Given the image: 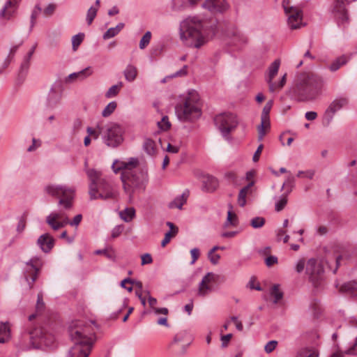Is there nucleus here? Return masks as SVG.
I'll list each match as a JSON object with an SVG mask.
<instances>
[{"label": "nucleus", "mask_w": 357, "mask_h": 357, "mask_svg": "<svg viewBox=\"0 0 357 357\" xmlns=\"http://www.w3.org/2000/svg\"><path fill=\"white\" fill-rule=\"evenodd\" d=\"M323 81L312 73H301L295 77L291 92L299 102L314 101L321 94Z\"/></svg>", "instance_id": "obj_1"}, {"label": "nucleus", "mask_w": 357, "mask_h": 357, "mask_svg": "<svg viewBox=\"0 0 357 357\" xmlns=\"http://www.w3.org/2000/svg\"><path fill=\"white\" fill-rule=\"evenodd\" d=\"M94 333L89 324H78L70 330V336L74 345L67 357H88L92 346Z\"/></svg>", "instance_id": "obj_2"}, {"label": "nucleus", "mask_w": 357, "mask_h": 357, "mask_svg": "<svg viewBox=\"0 0 357 357\" xmlns=\"http://www.w3.org/2000/svg\"><path fill=\"white\" fill-rule=\"evenodd\" d=\"M202 22L197 17H188L180 24V38L188 47H200L204 43Z\"/></svg>", "instance_id": "obj_3"}, {"label": "nucleus", "mask_w": 357, "mask_h": 357, "mask_svg": "<svg viewBox=\"0 0 357 357\" xmlns=\"http://www.w3.org/2000/svg\"><path fill=\"white\" fill-rule=\"evenodd\" d=\"M177 118L181 121H192L199 119L202 114L199 95L196 91H191L175 107Z\"/></svg>", "instance_id": "obj_4"}, {"label": "nucleus", "mask_w": 357, "mask_h": 357, "mask_svg": "<svg viewBox=\"0 0 357 357\" xmlns=\"http://www.w3.org/2000/svg\"><path fill=\"white\" fill-rule=\"evenodd\" d=\"M24 339L29 340V345H23L24 349H39L43 346L53 347L54 336L43 327H36L22 335Z\"/></svg>", "instance_id": "obj_5"}, {"label": "nucleus", "mask_w": 357, "mask_h": 357, "mask_svg": "<svg viewBox=\"0 0 357 357\" xmlns=\"http://www.w3.org/2000/svg\"><path fill=\"white\" fill-rule=\"evenodd\" d=\"M138 160L132 158L128 162L116 161L112 165L114 172H121V178H144L148 176L146 169L137 166Z\"/></svg>", "instance_id": "obj_6"}, {"label": "nucleus", "mask_w": 357, "mask_h": 357, "mask_svg": "<svg viewBox=\"0 0 357 357\" xmlns=\"http://www.w3.org/2000/svg\"><path fill=\"white\" fill-rule=\"evenodd\" d=\"M103 143L108 147L116 148L123 142L124 130L116 123H110L100 128Z\"/></svg>", "instance_id": "obj_7"}, {"label": "nucleus", "mask_w": 357, "mask_h": 357, "mask_svg": "<svg viewBox=\"0 0 357 357\" xmlns=\"http://www.w3.org/2000/svg\"><path fill=\"white\" fill-rule=\"evenodd\" d=\"M45 192L55 197L59 198V205L64 209H70L73 206V200L75 196V190L65 185H48L45 188Z\"/></svg>", "instance_id": "obj_8"}, {"label": "nucleus", "mask_w": 357, "mask_h": 357, "mask_svg": "<svg viewBox=\"0 0 357 357\" xmlns=\"http://www.w3.org/2000/svg\"><path fill=\"white\" fill-rule=\"evenodd\" d=\"M89 195L91 200H105L114 197V192L106 180H91L89 185Z\"/></svg>", "instance_id": "obj_9"}, {"label": "nucleus", "mask_w": 357, "mask_h": 357, "mask_svg": "<svg viewBox=\"0 0 357 357\" xmlns=\"http://www.w3.org/2000/svg\"><path fill=\"white\" fill-rule=\"evenodd\" d=\"M324 268L315 259H310L306 264L305 273L314 287H319L324 278Z\"/></svg>", "instance_id": "obj_10"}, {"label": "nucleus", "mask_w": 357, "mask_h": 357, "mask_svg": "<svg viewBox=\"0 0 357 357\" xmlns=\"http://www.w3.org/2000/svg\"><path fill=\"white\" fill-rule=\"evenodd\" d=\"M214 122L224 137H227L238 124L236 116L231 113L217 115Z\"/></svg>", "instance_id": "obj_11"}, {"label": "nucleus", "mask_w": 357, "mask_h": 357, "mask_svg": "<svg viewBox=\"0 0 357 357\" xmlns=\"http://www.w3.org/2000/svg\"><path fill=\"white\" fill-rule=\"evenodd\" d=\"M349 103V99L346 96H338L335 98L326 109L323 116V125L328 127L331 123L335 113Z\"/></svg>", "instance_id": "obj_12"}, {"label": "nucleus", "mask_w": 357, "mask_h": 357, "mask_svg": "<svg viewBox=\"0 0 357 357\" xmlns=\"http://www.w3.org/2000/svg\"><path fill=\"white\" fill-rule=\"evenodd\" d=\"M190 343L191 338L189 334L183 331L175 335L173 341L169 344V348L175 354L181 356L185 354Z\"/></svg>", "instance_id": "obj_13"}, {"label": "nucleus", "mask_w": 357, "mask_h": 357, "mask_svg": "<svg viewBox=\"0 0 357 357\" xmlns=\"http://www.w3.org/2000/svg\"><path fill=\"white\" fill-rule=\"evenodd\" d=\"M225 40L229 45L241 47L248 42V37L234 26H229L225 30Z\"/></svg>", "instance_id": "obj_14"}, {"label": "nucleus", "mask_w": 357, "mask_h": 357, "mask_svg": "<svg viewBox=\"0 0 357 357\" xmlns=\"http://www.w3.org/2000/svg\"><path fill=\"white\" fill-rule=\"evenodd\" d=\"M347 0H334L332 13L339 27L344 29L349 23V15L345 8Z\"/></svg>", "instance_id": "obj_15"}, {"label": "nucleus", "mask_w": 357, "mask_h": 357, "mask_svg": "<svg viewBox=\"0 0 357 357\" xmlns=\"http://www.w3.org/2000/svg\"><path fill=\"white\" fill-rule=\"evenodd\" d=\"M282 6L288 16V25L291 29H297L301 26L302 14L301 10L290 5L289 0H283Z\"/></svg>", "instance_id": "obj_16"}, {"label": "nucleus", "mask_w": 357, "mask_h": 357, "mask_svg": "<svg viewBox=\"0 0 357 357\" xmlns=\"http://www.w3.org/2000/svg\"><path fill=\"white\" fill-rule=\"evenodd\" d=\"M40 260L37 257H34L26 262V268L24 271V278L30 289L33 288V283L37 280L40 271Z\"/></svg>", "instance_id": "obj_17"}, {"label": "nucleus", "mask_w": 357, "mask_h": 357, "mask_svg": "<svg viewBox=\"0 0 357 357\" xmlns=\"http://www.w3.org/2000/svg\"><path fill=\"white\" fill-rule=\"evenodd\" d=\"M61 99V92L59 89V85L57 84H54L46 97L45 100V107L47 109H54L59 103Z\"/></svg>", "instance_id": "obj_18"}, {"label": "nucleus", "mask_w": 357, "mask_h": 357, "mask_svg": "<svg viewBox=\"0 0 357 357\" xmlns=\"http://www.w3.org/2000/svg\"><path fill=\"white\" fill-rule=\"evenodd\" d=\"M125 192L131 196L132 193L144 190L145 183L143 180H121Z\"/></svg>", "instance_id": "obj_19"}, {"label": "nucleus", "mask_w": 357, "mask_h": 357, "mask_svg": "<svg viewBox=\"0 0 357 357\" xmlns=\"http://www.w3.org/2000/svg\"><path fill=\"white\" fill-rule=\"evenodd\" d=\"M21 0H8L0 10V17L10 20L16 13Z\"/></svg>", "instance_id": "obj_20"}, {"label": "nucleus", "mask_w": 357, "mask_h": 357, "mask_svg": "<svg viewBox=\"0 0 357 357\" xmlns=\"http://www.w3.org/2000/svg\"><path fill=\"white\" fill-rule=\"evenodd\" d=\"M54 243L55 239L49 233L40 235L37 240L38 245L45 253H48L52 250Z\"/></svg>", "instance_id": "obj_21"}, {"label": "nucleus", "mask_w": 357, "mask_h": 357, "mask_svg": "<svg viewBox=\"0 0 357 357\" xmlns=\"http://www.w3.org/2000/svg\"><path fill=\"white\" fill-rule=\"evenodd\" d=\"M202 7L211 13L222 12L227 8L225 0H206Z\"/></svg>", "instance_id": "obj_22"}, {"label": "nucleus", "mask_w": 357, "mask_h": 357, "mask_svg": "<svg viewBox=\"0 0 357 357\" xmlns=\"http://www.w3.org/2000/svg\"><path fill=\"white\" fill-rule=\"evenodd\" d=\"M215 275L213 273H208L202 280L199 284L198 294L202 296H205L208 291H211V287L208 283L214 281Z\"/></svg>", "instance_id": "obj_23"}, {"label": "nucleus", "mask_w": 357, "mask_h": 357, "mask_svg": "<svg viewBox=\"0 0 357 357\" xmlns=\"http://www.w3.org/2000/svg\"><path fill=\"white\" fill-rule=\"evenodd\" d=\"M280 62L279 60H275L268 68V78L267 82L269 85V91L271 92L275 91V83L273 82V79L275 76L278 74Z\"/></svg>", "instance_id": "obj_24"}, {"label": "nucleus", "mask_w": 357, "mask_h": 357, "mask_svg": "<svg viewBox=\"0 0 357 357\" xmlns=\"http://www.w3.org/2000/svg\"><path fill=\"white\" fill-rule=\"evenodd\" d=\"M189 195V190L185 189L180 196L176 197L172 202L169 203V208H177L178 209H181L183 205L186 202Z\"/></svg>", "instance_id": "obj_25"}, {"label": "nucleus", "mask_w": 357, "mask_h": 357, "mask_svg": "<svg viewBox=\"0 0 357 357\" xmlns=\"http://www.w3.org/2000/svg\"><path fill=\"white\" fill-rule=\"evenodd\" d=\"M278 182L274 183L273 185V188L280 189L281 191H283V195L287 196L289 193H290L294 187L293 181L294 180H278Z\"/></svg>", "instance_id": "obj_26"}, {"label": "nucleus", "mask_w": 357, "mask_h": 357, "mask_svg": "<svg viewBox=\"0 0 357 357\" xmlns=\"http://www.w3.org/2000/svg\"><path fill=\"white\" fill-rule=\"evenodd\" d=\"M340 291L352 297L357 296V282L349 281L344 283L340 288Z\"/></svg>", "instance_id": "obj_27"}, {"label": "nucleus", "mask_w": 357, "mask_h": 357, "mask_svg": "<svg viewBox=\"0 0 357 357\" xmlns=\"http://www.w3.org/2000/svg\"><path fill=\"white\" fill-rule=\"evenodd\" d=\"M350 59V56L343 54L332 61L328 68L331 72H335L342 66L346 65Z\"/></svg>", "instance_id": "obj_28"}, {"label": "nucleus", "mask_w": 357, "mask_h": 357, "mask_svg": "<svg viewBox=\"0 0 357 357\" xmlns=\"http://www.w3.org/2000/svg\"><path fill=\"white\" fill-rule=\"evenodd\" d=\"M200 0H173L172 8L175 10H181L189 6H195Z\"/></svg>", "instance_id": "obj_29"}, {"label": "nucleus", "mask_w": 357, "mask_h": 357, "mask_svg": "<svg viewBox=\"0 0 357 357\" xmlns=\"http://www.w3.org/2000/svg\"><path fill=\"white\" fill-rule=\"evenodd\" d=\"M36 48V44H35L31 48V50L29 51L27 54L24 56L22 62L21 63L20 69V73L21 75L26 74L27 73L28 69L30 66V61H31V56H33Z\"/></svg>", "instance_id": "obj_30"}, {"label": "nucleus", "mask_w": 357, "mask_h": 357, "mask_svg": "<svg viewBox=\"0 0 357 357\" xmlns=\"http://www.w3.org/2000/svg\"><path fill=\"white\" fill-rule=\"evenodd\" d=\"M10 339V329L8 322L0 321V344H4Z\"/></svg>", "instance_id": "obj_31"}, {"label": "nucleus", "mask_w": 357, "mask_h": 357, "mask_svg": "<svg viewBox=\"0 0 357 357\" xmlns=\"http://www.w3.org/2000/svg\"><path fill=\"white\" fill-rule=\"evenodd\" d=\"M219 186L218 180H202L200 183V188L204 192H213Z\"/></svg>", "instance_id": "obj_32"}, {"label": "nucleus", "mask_w": 357, "mask_h": 357, "mask_svg": "<svg viewBox=\"0 0 357 357\" xmlns=\"http://www.w3.org/2000/svg\"><path fill=\"white\" fill-rule=\"evenodd\" d=\"M229 211H227V220L225 222V227H227L229 226L236 227L238 224V217L236 213L232 212L233 206L231 204L228 205Z\"/></svg>", "instance_id": "obj_33"}, {"label": "nucleus", "mask_w": 357, "mask_h": 357, "mask_svg": "<svg viewBox=\"0 0 357 357\" xmlns=\"http://www.w3.org/2000/svg\"><path fill=\"white\" fill-rule=\"evenodd\" d=\"M92 74V70L90 67H87L79 72L71 73L68 75V79H79L83 80Z\"/></svg>", "instance_id": "obj_34"}, {"label": "nucleus", "mask_w": 357, "mask_h": 357, "mask_svg": "<svg viewBox=\"0 0 357 357\" xmlns=\"http://www.w3.org/2000/svg\"><path fill=\"white\" fill-rule=\"evenodd\" d=\"M125 24L123 22L119 23L115 27L109 28L104 34L103 38L105 40L109 39L116 36L124 27Z\"/></svg>", "instance_id": "obj_35"}, {"label": "nucleus", "mask_w": 357, "mask_h": 357, "mask_svg": "<svg viewBox=\"0 0 357 357\" xmlns=\"http://www.w3.org/2000/svg\"><path fill=\"white\" fill-rule=\"evenodd\" d=\"M297 357H319V352L314 347H305L298 351Z\"/></svg>", "instance_id": "obj_36"}, {"label": "nucleus", "mask_w": 357, "mask_h": 357, "mask_svg": "<svg viewBox=\"0 0 357 357\" xmlns=\"http://www.w3.org/2000/svg\"><path fill=\"white\" fill-rule=\"evenodd\" d=\"M124 76L128 82H133L137 75V70L136 67L132 65H128L124 70Z\"/></svg>", "instance_id": "obj_37"}, {"label": "nucleus", "mask_w": 357, "mask_h": 357, "mask_svg": "<svg viewBox=\"0 0 357 357\" xmlns=\"http://www.w3.org/2000/svg\"><path fill=\"white\" fill-rule=\"evenodd\" d=\"M120 217L125 222H130L135 215V210L134 208H126L120 212Z\"/></svg>", "instance_id": "obj_38"}, {"label": "nucleus", "mask_w": 357, "mask_h": 357, "mask_svg": "<svg viewBox=\"0 0 357 357\" xmlns=\"http://www.w3.org/2000/svg\"><path fill=\"white\" fill-rule=\"evenodd\" d=\"M143 149L147 154L153 155L155 153V142L150 138L145 139L143 144Z\"/></svg>", "instance_id": "obj_39"}, {"label": "nucleus", "mask_w": 357, "mask_h": 357, "mask_svg": "<svg viewBox=\"0 0 357 357\" xmlns=\"http://www.w3.org/2000/svg\"><path fill=\"white\" fill-rule=\"evenodd\" d=\"M273 104V100H269L266 102L265 106L263 108L261 115V120L264 121H266L267 124H269L270 122V118H269V113L271 112V109L272 108Z\"/></svg>", "instance_id": "obj_40"}, {"label": "nucleus", "mask_w": 357, "mask_h": 357, "mask_svg": "<svg viewBox=\"0 0 357 357\" xmlns=\"http://www.w3.org/2000/svg\"><path fill=\"white\" fill-rule=\"evenodd\" d=\"M122 86V82H119L116 84L112 86L106 92L105 97L107 98L115 97L119 93Z\"/></svg>", "instance_id": "obj_41"}, {"label": "nucleus", "mask_w": 357, "mask_h": 357, "mask_svg": "<svg viewBox=\"0 0 357 357\" xmlns=\"http://www.w3.org/2000/svg\"><path fill=\"white\" fill-rule=\"evenodd\" d=\"M271 127V123L269 122V124H267L266 121H264L261 120L260 125L257 127L258 130V140L261 141L264 138V137L266 135V130H268Z\"/></svg>", "instance_id": "obj_42"}, {"label": "nucleus", "mask_w": 357, "mask_h": 357, "mask_svg": "<svg viewBox=\"0 0 357 357\" xmlns=\"http://www.w3.org/2000/svg\"><path fill=\"white\" fill-rule=\"evenodd\" d=\"M271 295L274 298L273 303H277L283 297V293L280 291V285L274 284L271 290Z\"/></svg>", "instance_id": "obj_43"}, {"label": "nucleus", "mask_w": 357, "mask_h": 357, "mask_svg": "<svg viewBox=\"0 0 357 357\" xmlns=\"http://www.w3.org/2000/svg\"><path fill=\"white\" fill-rule=\"evenodd\" d=\"M84 38L83 33H79L72 38V47L74 51H76Z\"/></svg>", "instance_id": "obj_44"}, {"label": "nucleus", "mask_w": 357, "mask_h": 357, "mask_svg": "<svg viewBox=\"0 0 357 357\" xmlns=\"http://www.w3.org/2000/svg\"><path fill=\"white\" fill-rule=\"evenodd\" d=\"M265 218L260 216L255 217L250 220V225L254 229L261 228L265 225Z\"/></svg>", "instance_id": "obj_45"}, {"label": "nucleus", "mask_w": 357, "mask_h": 357, "mask_svg": "<svg viewBox=\"0 0 357 357\" xmlns=\"http://www.w3.org/2000/svg\"><path fill=\"white\" fill-rule=\"evenodd\" d=\"M151 39V31H146L139 41V47L141 50L145 49L150 43Z\"/></svg>", "instance_id": "obj_46"}, {"label": "nucleus", "mask_w": 357, "mask_h": 357, "mask_svg": "<svg viewBox=\"0 0 357 357\" xmlns=\"http://www.w3.org/2000/svg\"><path fill=\"white\" fill-rule=\"evenodd\" d=\"M117 104L115 101L110 102L102 110V115L104 117L110 116L116 109Z\"/></svg>", "instance_id": "obj_47"}, {"label": "nucleus", "mask_w": 357, "mask_h": 357, "mask_svg": "<svg viewBox=\"0 0 357 357\" xmlns=\"http://www.w3.org/2000/svg\"><path fill=\"white\" fill-rule=\"evenodd\" d=\"M82 128V121L77 118L72 123L71 133L73 135H77Z\"/></svg>", "instance_id": "obj_48"}, {"label": "nucleus", "mask_w": 357, "mask_h": 357, "mask_svg": "<svg viewBox=\"0 0 357 357\" xmlns=\"http://www.w3.org/2000/svg\"><path fill=\"white\" fill-rule=\"evenodd\" d=\"M98 12V8H95L94 6H91L87 11L86 14V22L89 25H90L96 17Z\"/></svg>", "instance_id": "obj_49"}, {"label": "nucleus", "mask_w": 357, "mask_h": 357, "mask_svg": "<svg viewBox=\"0 0 357 357\" xmlns=\"http://www.w3.org/2000/svg\"><path fill=\"white\" fill-rule=\"evenodd\" d=\"M42 11V8L39 5H36L31 15V29H32L36 23V20Z\"/></svg>", "instance_id": "obj_50"}, {"label": "nucleus", "mask_w": 357, "mask_h": 357, "mask_svg": "<svg viewBox=\"0 0 357 357\" xmlns=\"http://www.w3.org/2000/svg\"><path fill=\"white\" fill-rule=\"evenodd\" d=\"M287 203V196L282 195L281 198L275 203V209L276 211H281L284 209Z\"/></svg>", "instance_id": "obj_51"}, {"label": "nucleus", "mask_w": 357, "mask_h": 357, "mask_svg": "<svg viewBox=\"0 0 357 357\" xmlns=\"http://www.w3.org/2000/svg\"><path fill=\"white\" fill-rule=\"evenodd\" d=\"M158 126L160 130L166 131L170 128L171 123L169 121L168 117L165 116L160 121L158 122Z\"/></svg>", "instance_id": "obj_52"}, {"label": "nucleus", "mask_w": 357, "mask_h": 357, "mask_svg": "<svg viewBox=\"0 0 357 357\" xmlns=\"http://www.w3.org/2000/svg\"><path fill=\"white\" fill-rule=\"evenodd\" d=\"M36 311L42 312L45 308V303L43 301V293H38L37 296V301L36 305Z\"/></svg>", "instance_id": "obj_53"}, {"label": "nucleus", "mask_w": 357, "mask_h": 357, "mask_svg": "<svg viewBox=\"0 0 357 357\" xmlns=\"http://www.w3.org/2000/svg\"><path fill=\"white\" fill-rule=\"evenodd\" d=\"M174 230H169L165 233V237L161 242V246L165 247L171 240L172 237H174L177 234L174 233Z\"/></svg>", "instance_id": "obj_54"}, {"label": "nucleus", "mask_w": 357, "mask_h": 357, "mask_svg": "<svg viewBox=\"0 0 357 357\" xmlns=\"http://www.w3.org/2000/svg\"><path fill=\"white\" fill-rule=\"evenodd\" d=\"M45 222L54 231L62 228V224H60L59 220H45Z\"/></svg>", "instance_id": "obj_55"}, {"label": "nucleus", "mask_w": 357, "mask_h": 357, "mask_svg": "<svg viewBox=\"0 0 357 357\" xmlns=\"http://www.w3.org/2000/svg\"><path fill=\"white\" fill-rule=\"evenodd\" d=\"M278 342L276 340L269 341L264 347V350L267 354L271 353L276 347Z\"/></svg>", "instance_id": "obj_56"}, {"label": "nucleus", "mask_w": 357, "mask_h": 357, "mask_svg": "<svg viewBox=\"0 0 357 357\" xmlns=\"http://www.w3.org/2000/svg\"><path fill=\"white\" fill-rule=\"evenodd\" d=\"M86 174L89 178H98L102 176L100 171H98L93 169H88Z\"/></svg>", "instance_id": "obj_57"}, {"label": "nucleus", "mask_w": 357, "mask_h": 357, "mask_svg": "<svg viewBox=\"0 0 357 357\" xmlns=\"http://www.w3.org/2000/svg\"><path fill=\"white\" fill-rule=\"evenodd\" d=\"M123 229L124 226L122 225L116 226L112 231V237L113 238L118 237L123 232Z\"/></svg>", "instance_id": "obj_58"}, {"label": "nucleus", "mask_w": 357, "mask_h": 357, "mask_svg": "<svg viewBox=\"0 0 357 357\" xmlns=\"http://www.w3.org/2000/svg\"><path fill=\"white\" fill-rule=\"evenodd\" d=\"M305 267L306 268L305 261L304 259H301L296 263L295 269L298 273H301L303 271Z\"/></svg>", "instance_id": "obj_59"}, {"label": "nucleus", "mask_w": 357, "mask_h": 357, "mask_svg": "<svg viewBox=\"0 0 357 357\" xmlns=\"http://www.w3.org/2000/svg\"><path fill=\"white\" fill-rule=\"evenodd\" d=\"M296 176L298 177H303L304 178H312L314 176V172L313 170L298 172Z\"/></svg>", "instance_id": "obj_60"}, {"label": "nucleus", "mask_w": 357, "mask_h": 357, "mask_svg": "<svg viewBox=\"0 0 357 357\" xmlns=\"http://www.w3.org/2000/svg\"><path fill=\"white\" fill-rule=\"evenodd\" d=\"M56 9V6L53 3H50L43 10L45 16L52 15Z\"/></svg>", "instance_id": "obj_61"}, {"label": "nucleus", "mask_w": 357, "mask_h": 357, "mask_svg": "<svg viewBox=\"0 0 357 357\" xmlns=\"http://www.w3.org/2000/svg\"><path fill=\"white\" fill-rule=\"evenodd\" d=\"M278 257L273 255L268 256L265 259L266 265L268 267L278 263Z\"/></svg>", "instance_id": "obj_62"}, {"label": "nucleus", "mask_w": 357, "mask_h": 357, "mask_svg": "<svg viewBox=\"0 0 357 357\" xmlns=\"http://www.w3.org/2000/svg\"><path fill=\"white\" fill-rule=\"evenodd\" d=\"M208 257L210 261L211 262V264L215 265V264H218L219 260L220 259V255L219 254H214V252L213 254H211V252H208Z\"/></svg>", "instance_id": "obj_63"}, {"label": "nucleus", "mask_w": 357, "mask_h": 357, "mask_svg": "<svg viewBox=\"0 0 357 357\" xmlns=\"http://www.w3.org/2000/svg\"><path fill=\"white\" fill-rule=\"evenodd\" d=\"M246 196L242 192H239L237 201L240 206L243 207L246 204Z\"/></svg>", "instance_id": "obj_64"}]
</instances>
